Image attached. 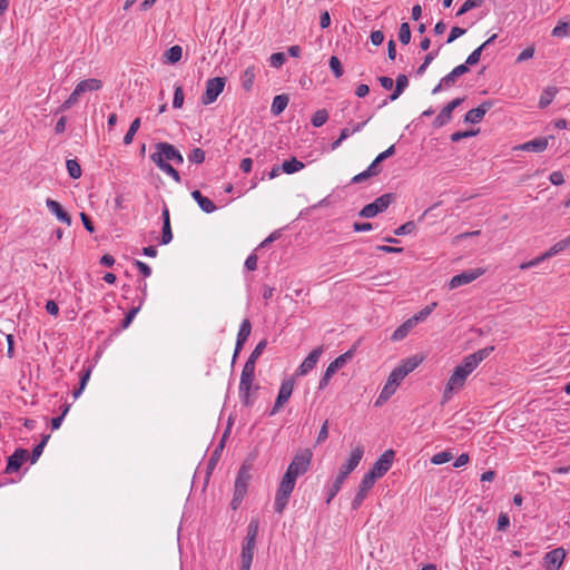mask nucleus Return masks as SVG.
I'll use <instances>...</instances> for the list:
<instances>
[{"instance_id":"f257e3e1","label":"nucleus","mask_w":570,"mask_h":570,"mask_svg":"<svg viewBox=\"0 0 570 570\" xmlns=\"http://www.w3.org/2000/svg\"><path fill=\"white\" fill-rule=\"evenodd\" d=\"M493 350V346L484 347L463 358L462 363L454 368L446 383L443 393V399L445 401L451 397L453 392L459 391L464 386L468 376L491 354Z\"/></svg>"},{"instance_id":"f03ea898","label":"nucleus","mask_w":570,"mask_h":570,"mask_svg":"<svg viewBox=\"0 0 570 570\" xmlns=\"http://www.w3.org/2000/svg\"><path fill=\"white\" fill-rule=\"evenodd\" d=\"M312 452L308 449L299 451L289 463L285 474L289 475L293 479H297L299 475H303L307 472L311 460Z\"/></svg>"},{"instance_id":"7ed1b4c3","label":"nucleus","mask_w":570,"mask_h":570,"mask_svg":"<svg viewBox=\"0 0 570 570\" xmlns=\"http://www.w3.org/2000/svg\"><path fill=\"white\" fill-rule=\"evenodd\" d=\"M395 196L393 194H384L377 197L373 203L365 205L358 213L360 217L373 218L376 215L383 213L394 202Z\"/></svg>"},{"instance_id":"20e7f679","label":"nucleus","mask_w":570,"mask_h":570,"mask_svg":"<svg viewBox=\"0 0 570 570\" xmlns=\"http://www.w3.org/2000/svg\"><path fill=\"white\" fill-rule=\"evenodd\" d=\"M353 355H354V351L350 350V351L345 352L344 354L340 355L338 357H336L333 362H331L328 364V366L326 367L322 379L320 380L318 389L320 390L325 389L328 385L332 376L340 368H342L350 360H352Z\"/></svg>"},{"instance_id":"39448f33","label":"nucleus","mask_w":570,"mask_h":570,"mask_svg":"<svg viewBox=\"0 0 570 570\" xmlns=\"http://www.w3.org/2000/svg\"><path fill=\"white\" fill-rule=\"evenodd\" d=\"M156 151L151 154L150 158L155 163L157 157L161 158V161H175L176 164H183L184 157L183 155L170 144L168 142H159L156 145Z\"/></svg>"},{"instance_id":"423d86ee","label":"nucleus","mask_w":570,"mask_h":570,"mask_svg":"<svg viewBox=\"0 0 570 570\" xmlns=\"http://www.w3.org/2000/svg\"><path fill=\"white\" fill-rule=\"evenodd\" d=\"M226 79L223 77L210 78L206 82L205 92L202 96L204 105L213 104L225 88Z\"/></svg>"},{"instance_id":"0eeeda50","label":"nucleus","mask_w":570,"mask_h":570,"mask_svg":"<svg viewBox=\"0 0 570 570\" xmlns=\"http://www.w3.org/2000/svg\"><path fill=\"white\" fill-rule=\"evenodd\" d=\"M394 459V451L386 450L373 464L372 469L365 473L368 476H372L375 481L382 478L392 466V462Z\"/></svg>"},{"instance_id":"6e6552de","label":"nucleus","mask_w":570,"mask_h":570,"mask_svg":"<svg viewBox=\"0 0 570 570\" xmlns=\"http://www.w3.org/2000/svg\"><path fill=\"white\" fill-rule=\"evenodd\" d=\"M484 272L485 271L480 267L464 271V272L453 276L450 279L448 286L450 289H455L460 286L468 285V284L472 283L473 281H475L476 278H479L480 276H482L484 274Z\"/></svg>"},{"instance_id":"1a4fd4ad","label":"nucleus","mask_w":570,"mask_h":570,"mask_svg":"<svg viewBox=\"0 0 570 570\" xmlns=\"http://www.w3.org/2000/svg\"><path fill=\"white\" fill-rule=\"evenodd\" d=\"M364 454V448L362 445H356L351 451L350 458L347 461L341 465L338 470L337 476H342L343 480L347 478V475L356 469V466L360 464L362 458Z\"/></svg>"},{"instance_id":"9d476101","label":"nucleus","mask_w":570,"mask_h":570,"mask_svg":"<svg viewBox=\"0 0 570 570\" xmlns=\"http://www.w3.org/2000/svg\"><path fill=\"white\" fill-rule=\"evenodd\" d=\"M468 71H469V68L465 65L456 66L451 72H449L446 76H444L440 80L439 85H436L432 89V94L436 95L442 89L451 88L456 82L458 78L461 77L462 75L466 73Z\"/></svg>"},{"instance_id":"9b49d317","label":"nucleus","mask_w":570,"mask_h":570,"mask_svg":"<svg viewBox=\"0 0 570 570\" xmlns=\"http://www.w3.org/2000/svg\"><path fill=\"white\" fill-rule=\"evenodd\" d=\"M294 389V381L292 379L284 380L281 384L278 395L269 415H275L284 404L289 400Z\"/></svg>"},{"instance_id":"f8f14e48","label":"nucleus","mask_w":570,"mask_h":570,"mask_svg":"<svg viewBox=\"0 0 570 570\" xmlns=\"http://www.w3.org/2000/svg\"><path fill=\"white\" fill-rule=\"evenodd\" d=\"M463 100L464 98H455L444 106L433 121L434 127L440 128L446 125L452 118L453 110L459 107Z\"/></svg>"},{"instance_id":"ddd939ff","label":"nucleus","mask_w":570,"mask_h":570,"mask_svg":"<svg viewBox=\"0 0 570 570\" xmlns=\"http://www.w3.org/2000/svg\"><path fill=\"white\" fill-rule=\"evenodd\" d=\"M322 353L323 348L321 346L314 348L298 366V368L296 370V375L303 376L306 375L309 371H312L317 364Z\"/></svg>"},{"instance_id":"4468645a","label":"nucleus","mask_w":570,"mask_h":570,"mask_svg":"<svg viewBox=\"0 0 570 570\" xmlns=\"http://www.w3.org/2000/svg\"><path fill=\"white\" fill-rule=\"evenodd\" d=\"M374 483H375V480L372 479V476L364 474V476L361 481L358 491L352 501V508L354 510H356L361 507V504L363 503L364 499L366 498L368 491L372 489Z\"/></svg>"},{"instance_id":"2eb2a0df","label":"nucleus","mask_w":570,"mask_h":570,"mask_svg":"<svg viewBox=\"0 0 570 570\" xmlns=\"http://www.w3.org/2000/svg\"><path fill=\"white\" fill-rule=\"evenodd\" d=\"M553 139V136L538 137L524 144L517 146L515 150L542 153L547 149L549 140Z\"/></svg>"},{"instance_id":"dca6fc26","label":"nucleus","mask_w":570,"mask_h":570,"mask_svg":"<svg viewBox=\"0 0 570 570\" xmlns=\"http://www.w3.org/2000/svg\"><path fill=\"white\" fill-rule=\"evenodd\" d=\"M566 557V551L563 548H557L550 552H548L544 557V567L547 570H558Z\"/></svg>"},{"instance_id":"f3484780","label":"nucleus","mask_w":570,"mask_h":570,"mask_svg":"<svg viewBox=\"0 0 570 570\" xmlns=\"http://www.w3.org/2000/svg\"><path fill=\"white\" fill-rule=\"evenodd\" d=\"M249 481H250L249 469L247 466L243 465L239 469V471L237 473V478L235 480L234 491L237 492V497H245Z\"/></svg>"},{"instance_id":"a211bd4d","label":"nucleus","mask_w":570,"mask_h":570,"mask_svg":"<svg viewBox=\"0 0 570 570\" xmlns=\"http://www.w3.org/2000/svg\"><path fill=\"white\" fill-rule=\"evenodd\" d=\"M250 332H252V324H250L249 320L248 318L243 320V322L239 326L238 334H237L233 361H235L238 353L242 351L245 342L247 341L248 336L250 335Z\"/></svg>"},{"instance_id":"6ab92c4d","label":"nucleus","mask_w":570,"mask_h":570,"mask_svg":"<svg viewBox=\"0 0 570 570\" xmlns=\"http://www.w3.org/2000/svg\"><path fill=\"white\" fill-rule=\"evenodd\" d=\"M493 104L491 101H484L479 107L469 110L465 114L464 121L470 124H479L484 115L492 108Z\"/></svg>"},{"instance_id":"aec40b11","label":"nucleus","mask_w":570,"mask_h":570,"mask_svg":"<svg viewBox=\"0 0 570 570\" xmlns=\"http://www.w3.org/2000/svg\"><path fill=\"white\" fill-rule=\"evenodd\" d=\"M29 452L24 449H18L8 459L6 472L12 473L20 469L22 463L28 459Z\"/></svg>"},{"instance_id":"412c9836","label":"nucleus","mask_w":570,"mask_h":570,"mask_svg":"<svg viewBox=\"0 0 570 570\" xmlns=\"http://www.w3.org/2000/svg\"><path fill=\"white\" fill-rule=\"evenodd\" d=\"M46 205H47L48 209L50 210V213L57 217V219L67 224L68 226L71 225L70 215L62 208V206L57 200L48 198L46 200Z\"/></svg>"},{"instance_id":"4be33fe9","label":"nucleus","mask_w":570,"mask_h":570,"mask_svg":"<svg viewBox=\"0 0 570 570\" xmlns=\"http://www.w3.org/2000/svg\"><path fill=\"white\" fill-rule=\"evenodd\" d=\"M256 544L243 542L242 553H240V569L242 570H250L254 550Z\"/></svg>"},{"instance_id":"5701e85b","label":"nucleus","mask_w":570,"mask_h":570,"mask_svg":"<svg viewBox=\"0 0 570 570\" xmlns=\"http://www.w3.org/2000/svg\"><path fill=\"white\" fill-rule=\"evenodd\" d=\"M253 377L240 374V382H239V397L242 399L243 403L247 406L252 404L250 400V389L253 383Z\"/></svg>"},{"instance_id":"b1692460","label":"nucleus","mask_w":570,"mask_h":570,"mask_svg":"<svg viewBox=\"0 0 570 570\" xmlns=\"http://www.w3.org/2000/svg\"><path fill=\"white\" fill-rule=\"evenodd\" d=\"M191 197L206 214H212L217 208L216 205L209 198L205 197L199 190L191 191Z\"/></svg>"},{"instance_id":"393cba45","label":"nucleus","mask_w":570,"mask_h":570,"mask_svg":"<svg viewBox=\"0 0 570 570\" xmlns=\"http://www.w3.org/2000/svg\"><path fill=\"white\" fill-rule=\"evenodd\" d=\"M101 87H102V82L99 79L90 78V79L81 80L76 86L75 89L77 90V94H79L81 96L82 94L88 92V91H97Z\"/></svg>"},{"instance_id":"a878e982","label":"nucleus","mask_w":570,"mask_h":570,"mask_svg":"<svg viewBox=\"0 0 570 570\" xmlns=\"http://www.w3.org/2000/svg\"><path fill=\"white\" fill-rule=\"evenodd\" d=\"M255 77H256V68H255V66H249V67H247L244 70V72H243V75L240 77V83H242V88L245 91H250L252 90Z\"/></svg>"},{"instance_id":"bb28decb","label":"nucleus","mask_w":570,"mask_h":570,"mask_svg":"<svg viewBox=\"0 0 570 570\" xmlns=\"http://www.w3.org/2000/svg\"><path fill=\"white\" fill-rule=\"evenodd\" d=\"M415 325L416 324L411 318L406 320L402 325H400L393 332V334L391 336V340L392 341H401V340H403Z\"/></svg>"},{"instance_id":"cd10ccee","label":"nucleus","mask_w":570,"mask_h":570,"mask_svg":"<svg viewBox=\"0 0 570 570\" xmlns=\"http://www.w3.org/2000/svg\"><path fill=\"white\" fill-rule=\"evenodd\" d=\"M288 105V97L286 95H277L274 97L271 111L274 116L281 115Z\"/></svg>"},{"instance_id":"c85d7f7f","label":"nucleus","mask_w":570,"mask_h":570,"mask_svg":"<svg viewBox=\"0 0 570 570\" xmlns=\"http://www.w3.org/2000/svg\"><path fill=\"white\" fill-rule=\"evenodd\" d=\"M409 86V79L405 75H399L396 78V83L393 92L389 97L391 101L396 100Z\"/></svg>"},{"instance_id":"c756f323","label":"nucleus","mask_w":570,"mask_h":570,"mask_svg":"<svg viewBox=\"0 0 570 570\" xmlns=\"http://www.w3.org/2000/svg\"><path fill=\"white\" fill-rule=\"evenodd\" d=\"M155 164L160 170L170 176L175 181L180 183L179 173L170 164L161 161L160 157H157V159H155Z\"/></svg>"},{"instance_id":"7c9ffc66","label":"nucleus","mask_w":570,"mask_h":570,"mask_svg":"<svg viewBox=\"0 0 570 570\" xmlns=\"http://www.w3.org/2000/svg\"><path fill=\"white\" fill-rule=\"evenodd\" d=\"M557 94L558 89L556 87H547L540 96L539 107L542 109L548 107L552 102Z\"/></svg>"},{"instance_id":"2f4dec72","label":"nucleus","mask_w":570,"mask_h":570,"mask_svg":"<svg viewBox=\"0 0 570 570\" xmlns=\"http://www.w3.org/2000/svg\"><path fill=\"white\" fill-rule=\"evenodd\" d=\"M296 480L291 478L289 475L284 474L282 478V481L278 485L277 492L281 494H286L291 497L294 487H295Z\"/></svg>"},{"instance_id":"473e14b6","label":"nucleus","mask_w":570,"mask_h":570,"mask_svg":"<svg viewBox=\"0 0 570 570\" xmlns=\"http://www.w3.org/2000/svg\"><path fill=\"white\" fill-rule=\"evenodd\" d=\"M296 480L291 478L289 475L284 474L282 478V481L278 485L277 492L281 494H286L291 497L294 487H295Z\"/></svg>"},{"instance_id":"72a5a7b5","label":"nucleus","mask_w":570,"mask_h":570,"mask_svg":"<svg viewBox=\"0 0 570 570\" xmlns=\"http://www.w3.org/2000/svg\"><path fill=\"white\" fill-rule=\"evenodd\" d=\"M396 389L397 387L395 385H390V382L386 381L377 400L375 401V405L379 406L385 403L395 393Z\"/></svg>"},{"instance_id":"f704fd0d","label":"nucleus","mask_w":570,"mask_h":570,"mask_svg":"<svg viewBox=\"0 0 570 570\" xmlns=\"http://www.w3.org/2000/svg\"><path fill=\"white\" fill-rule=\"evenodd\" d=\"M303 168H304V164L301 160L296 159L295 157H293L289 160H285L282 164V170L286 174H294V173L299 171Z\"/></svg>"},{"instance_id":"c9c22d12","label":"nucleus","mask_w":570,"mask_h":570,"mask_svg":"<svg viewBox=\"0 0 570 570\" xmlns=\"http://www.w3.org/2000/svg\"><path fill=\"white\" fill-rule=\"evenodd\" d=\"M258 525H259V522L257 519L250 520V522L247 527V534H246L244 542L256 544V539H257V534H258Z\"/></svg>"},{"instance_id":"e433bc0d","label":"nucleus","mask_w":570,"mask_h":570,"mask_svg":"<svg viewBox=\"0 0 570 570\" xmlns=\"http://www.w3.org/2000/svg\"><path fill=\"white\" fill-rule=\"evenodd\" d=\"M422 362V357H419L416 355L409 357L402 362L401 365L397 367L401 368V371H406V375H409L412 371H414L420 363Z\"/></svg>"},{"instance_id":"4c0bfd02","label":"nucleus","mask_w":570,"mask_h":570,"mask_svg":"<svg viewBox=\"0 0 570 570\" xmlns=\"http://www.w3.org/2000/svg\"><path fill=\"white\" fill-rule=\"evenodd\" d=\"M181 56H183V49L178 45L170 47L165 52L166 62H169V63L178 62L181 59Z\"/></svg>"},{"instance_id":"58836bf2","label":"nucleus","mask_w":570,"mask_h":570,"mask_svg":"<svg viewBox=\"0 0 570 570\" xmlns=\"http://www.w3.org/2000/svg\"><path fill=\"white\" fill-rule=\"evenodd\" d=\"M569 247H570V235L567 236L566 238L557 242L553 246H551L548 249V255H550V257H552V256H554L557 254H560V253L564 252Z\"/></svg>"},{"instance_id":"ea45409f","label":"nucleus","mask_w":570,"mask_h":570,"mask_svg":"<svg viewBox=\"0 0 570 570\" xmlns=\"http://www.w3.org/2000/svg\"><path fill=\"white\" fill-rule=\"evenodd\" d=\"M67 171L73 179L81 177L82 170L79 163L76 159H68L66 163Z\"/></svg>"},{"instance_id":"a19ab883","label":"nucleus","mask_w":570,"mask_h":570,"mask_svg":"<svg viewBox=\"0 0 570 570\" xmlns=\"http://www.w3.org/2000/svg\"><path fill=\"white\" fill-rule=\"evenodd\" d=\"M436 306H438L436 302L431 303L430 305H428L423 309H421L419 313L413 315L411 317V320L414 321L415 324H417L419 322L424 321L434 311V308Z\"/></svg>"},{"instance_id":"79ce46f5","label":"nucleus","mask_w":570,"mask_h":570,"mask_svg":"<svg viewBox=\"0 0 570 570\" xmlns=\"http://www.w3.org/2000/svg\"><path fill=\"white\" fill-rule=\"evenodd\" d=\"M406 377V371H401V368L395 367L389 375L387 381L390 385H395L396 387Z\"/></svg>"},{"instance_id":"37998d69","label":"nucleus","mask_w":570,"mask_h":570,"mask_svg":"<svg viewBox=\"0 0 570 570\" xmlns=\"http://www.w3.org/2000/svg\"><path fill=\"white\" fill-rule=\"evenodd\" d=\"M140 128V118H136L131 124H130V127L128 129V131L126 132L125 137H124V144L125 145H130L134 140V137L136 135V132L138 131V129Z\"/></svg>"},{"instance_id":"c03bdc74","label":"nucleus","mask_w":570,"mask_h":570,"mask_svg":"<svg viewBox=\"0 0 570 570\" xmlns=\"http://www.w3.org/2000/svg\"><path fill=\"white\" fill-rule=\"evenodd\" d=\"M328 119V112L325 109H318L314 112L312 116V125L314 127H321L323 126Z\"/></svg>"},{"instance_id":"a18cd8bd","label":"nucleus","mask_w":570,"mask_h":570,"mask_svg":"<svg viewBox=\"0 0 570 570\" xmlns=\"http://www.w3.org/2000/svg\"><path fill=\"white\" fill-rule=\"evenodd\" d=\"M49 439H50L49 434L45 435L42 438L41 442L33 448L31 458H30V461L32 464L36 463L38 461V459L40 458V455L42 454L43 448L46 446Z\"/></svg>"},{"instance_id":"49530a36","label":"nucleus","mask_w":570,"mask_h":570,"mask_svg":"<svg viewBox=\"0 0 570 570\" xmlns=\"http://www.w3.org/2000/svg\"><path fill=\"white\" fill-rule=\"evenodd\" d=\"M452 459H453V453L452 452H450V451H442V452H439V453L434 454L431 458V463L435 464V465H440V464H443V463H446V462L451 461Z\"/></svg>"},{"instance_id":"de8ad7c7","label":"nucleus","mask_w":570,"mask_h":570,"mask_svg":"<svg viewBox=\"0 0 570 570\" xmlns=\"http://www.w3.org/2000/svg\"><path fill=\"white\" fill-rule=\"evenodd\" d=\"M570 35V22H559L552 30V36L564 38Z\"/></svg>"},{"instance_id":"09e8293b","label":"nucleus","mask_w":570,"mask_h":570,"mask_svg":"<svg viewBox=\"0 0 570 570\" xmlns=\"http://www.w3.org/2000/svg\"><path fill=\"white\" fill-rule=\"evenodd\" d=\"M288 500H289L288 495L281 494V493L276 492L275 503H274L275 512H277L279 514L283 513V511L285 510V508L288 503Z\"/></svg>"},{"instance_id":"8fccbe9b","label":"nucleus","mask_w":570,"mask_h":570,"mask_svg":"<svg viewBox=\"0 0 570 570\" xmlns=\"http://www.w3.org/2000/svg\"><path fill=\"white\" fill-rule=\"evenodd\" d=\"M399 39L403 45H407L411 41V29L407 22H403L400 26Z\"/></svg>"},{"instance_id":"3c124183","label":"nucleus","mask_w":570,"mask_h":570,"mask_svg":"<svg viewBox=\"0 0 570 570\" xmlns=\"http://www.w3.org/2000/svg\"><path fill=\"white\" fill-rule=\"evenodd\" d=\"M330 68L333 71L335 78H340L343 76V66L341 60L336 56H332L330 59Z\"/></svg>"},{"instance_id":"603ef678","label":"nucleus","mask_w":570,"mask_h":570,"mask_svg":"<svg viewBox=\"0 0 570 570\" xmlns=\"http://www.w3.org/2000/svg\"><path fill=\"white\" fill-rule=\"evenodd\" d=\"M483 3V0H465L464 3L461 6V8L458 11V16H462L466 13L468 11L480 7Z\"/></svg>"},{"instance_id":"864d4df0","label":"nucleus","mask_w":570,"mask_h":570,"mask_svg":"<svg viewBox=\"0 0 570 570\" xmlns=\"http://www.w3.org/2000/svg\"><path fill=\"white\" fill-rule=\"evenodd\" d=\"M550 258V255H548V250L544 252L542 255L529 261V262H524L520 265V268L521 269H529L531 267H534V266H538L541 262L546 261Z\"/></svg>"},{"instance_id":"5fc2aeb1","label":"nucleus","mask_w":570,"mask_h":570,"mask_svg":"<svg viewBox=\"0 0 570 570\" xmlns=\"http://www.w3.org/2000/svg\"><path fill=\"white\" fill-rule=\"evenodd\" d=\"M438 55H439V50L429 52L425 56L423 63L417 68V71H416L417 75L422 76L425 72L426 68L430 66V63L436 58Z\"/></svg>"},{"instance_id":"6e6d98bb","label":"nucleus","mask_w":570,"mask_h":570,"mask_svg":"<svg viewBox=\"0 0 570 570\" xmlns=\"http://www.w3.org/2000/svg\"><path fill=\"white\" fill-rule=\"evenodd\" d=\"M188 160L194 164H202L205 160V151L200 148H194L188 155Z\"/></svg>"},{"instance_id":"4d7b16f0","label":"nucleus","mask_w":570,"mask_h":570,"mask_svg":"<svg viewBox=\"0 0 570 570\" xmlns=\"http://www.w3.org/2000/svg\"><path fill=\"white\" fill-rule=\"evenodd\" d=\"M286 61L284 52H275L269 57V63L273 68H281Z\"/></svg>"},{"instance_id":"13d9d810","label":"nucleus","mask_w":570,"mask_h":570,"mask_svg":"<svg viewBox=\"0 0 570 570\" xmlns=\"http://www.w3.org/2000/svg\"><path fill=\"white\" fill-rule=\"evenodd\" d=\"M345 480L342 476H336L328 492L327 503L338 493L342 488V484Z\"/></svg>"},{"instance_id":"bf43d9fd","label":"nucleus","mask_w":570,"mask_h":570,"mask_svg":"<svg viewBox=\"0 0 570 570\" xmlns=\"http://www.w3.org/2000/svg\"><path fill=\"white\" fill-rule=\"evenodd\" d=\"M484 49L480 46L475 50H473L469 57L466 58L465 66H474L480 61L481 53Z\"/></svg>"},{"instance_id":"052dcab7","label":"nucleus","mask_w":570,"mask_h":570,"mask_svg":"<svg viewBox=\"0 0 570 570\" xmlns=\"http://www.w3.org/2000/svg\"><path fill=\"white\" fill-rule=\"evenodd\" d=\"M415 230L414 222H406L394 230L396 236L407 235Z\"/></svg>"},{"instance_id":"680f3d73","label":"nucleus","mask_w":570,"mask_h":570,"mask_svg":"<svg viewBox=\"0 0 570 570\" xmlns=\"http://www.w3.org/2000/svg\"><path fill=\"white\" fill-rule=\"evenodd\" d=\"M266 345H267V341L266 340H262L254 348V351L252 352V354L249 355L248 360H252L253 362L256 363L257 358L262 355V353L264 352V350L266 348Z\"/></svg>"},{"instance_id":"e2e57ef3","label":"nucleus","mask_w":570,"mask_h":570,"mask_svg":"<svg viewBox=\"0 0 570 570\" xmlns=\"http://www.w3.org/2000/svg\"><path fill=\"white\" fill-rule=\"evenodd\" d=\"M184 104V91L180 86H176L173 99L174 108H181Z\"/></svg>"},{"instance_id":"0e129e2a","label":"nucleus","mask_w":570,"mask_h":570,"mask_svg":"<svg viewBox=\"0 0 570 570\" xmlns=\"http://www.w3.org/2000/svg\"><path fill=\"white\" fill-rule=\"evenodd\" d=\"M79 97H80V95L77 94L76 89H73V91L68 97V99L60 106V110H62V111L67 110L70 107H72L73 105H76L78 102V100H79Z\"/></svg>"},{"instance_id":"69168bd1","label":"nucleus","mask_w":570,"mask_h":570,"mask_svg":"<svg viewBox=\"0 0 570 570\" xmlns=\"http://www.w3.org/2000/svg\"><path fill=\"white\" fill-rule=\"evenodd\" d=\"M350 136H351L350 128H343V129L341 130L340 137H338L335 141H333V142H332V145H331V149H332V150L337 149V148L342 145V142H343L345 139H347Z\"/></svg>"},{"instance_id":"338daca9","label":"nucleus","mask_w":570,"mask_h":570,"mask_svg":"<svg viewBox=\"0 0 570 570\" xmlns=\"http://www.w3.org/2000/svg\"><path fill=\"white\" fill-rule=\"evenodd\" d=\"M173 239L170 223H163L161 244L167 245Z\"/></svg>"},{"instance_id":"774afa93","label":"nucleus","mask_w":570,"mask_h":570,"mask_svg":"<svg viewBox=\"0 0 570 570\" xmlns=\"http://www.w3.org/2000/svg\"><path fill=\"white\" fill-rule=\"evenodd\" d=\"M69 409H70V405L66 404L61 415L51 419V428H52V430H57V429L60 428V425H61V423L63 421V417L67 415Z\"/></svg>"}]
</instances>
